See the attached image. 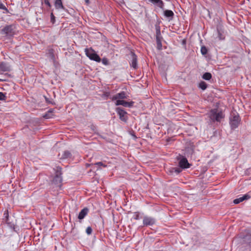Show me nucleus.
Masks as SVG:
<instances>
[{
  "label": "nucleus",
  "instance_id": "obj_14",
  "mask_svg": "<svg viewBox=\"0 0 251 251\" xmlns=\"http://www.w3.org/2000/svg\"><path fill=\"white\" fill-rule=\"evenodd\" d=\"M126 98L127 95L126 93L124 91H122L113 96V97L112 98V100H123V99H126Z\"/></svg>",
  "mask_w": 251,
  "mask_h": 251
},
{
  "label": "nucleus",
  "instance_id": "obj_6",
  "mask_svg": "<svg viewBox=\"0 0 251 251\" xmlns=\"http://www.w3.org/2000/svg\"><path fill=\"white\" fill-rule=\"evenodd\" d=\"M241 243L243 247L248 250L251 248V233L248 232L245 235H241Z\"/></svg>",
  "mask_w": 251,
  "mask_h": 251
},
{
  "label": "nucleus",
  "instance_id": "obj_1",
  "mask_svg": "<svg viewBox=\"0 0 251 251\" xmlns=\"http://www.w3.org/2000/svg\"><path fill=\"white\" fill-rule=\"evenodd\" d=\"M207 115L212 123H220L225 117L223 111L217 108L211 109L207 113Z\"/></svg>",
  "mask_w": 251,
  "mask_h": 251
},
{
  "label": "nucleus",
  "instance_id": "obj_29",
  "mask_svg": "<svg viewBox=\"0 0 251 251\" xmlns=\"http://www.w3.org/2000/svg\"><path fill=\"white\" fill-rule=\"evenodd\" d=\"M50 22L53 24L55 22V17L54 16L52 12L50 13Z\"/></svg>",
  "mask_w": 251,
  "mask_h": 251
},
{
  "label": "nucleus",
  "instance_id": "obj_32",
  "mask_svg": "<svg viewBox=\"0 0 251 251\" xmlns=\"http://www.w3.org/2000/svg\"><path fill=\"white\" fill-rule=\"evenodd\" d=\"M6 98V97L5 96V95L2 92H0V100H5Z\"/></svg>",
  "mask_w": 251,
  "mask_h": 251
},
{
  "label": "nucleus",
  "instance_id": "obj_18",
  "mask_svg": "<svg viewBox=\"0 0 251 251\" xmlns=\"http://www.w3.org/2000/svg\"><path fill=\"white\" fill-rule=\"evenodd\" d=\"M182 171L180 168L172 167L169 170L170 175H173L174 174L178 175Z\"/></svg>",
  "mask_w": 251,
  "mask_h": 251
},
{
  "label": "nucleus",
  "instance_id": "obj_21",
  "mask_svg": "<svg viewBox=\"0 0 251 251\" xmlns=\"http://www.w3.org/2000/svg\"><path fill=\"white\" fill-rule=\"evenodd\" d=\"M54 111L53 109H49L48 112L44 115L43 117L46 119H49L52 117L53 116V113Z\"/></svg>",
  "mask_w": 251,
  "mask_h": 251
},
{
  "label": "nucleus",
  "instance_id": "obj_10",
  "mask_svg": "<svg viewBox=\"0 0 251 251\" xmlns=\"http://www.w3.org/2000/svg\"><path fill=\"white\" fill-rule=\"evenodd\" d=\"M155 219L151 217L145 216L143 218V223L144 226H152L155 223Z\"/></svg>",
  "mask_w": 251,
  "mask_h": 251
},
{
  "label": "nucleus",
  "instance_id": "obj_4",
  "mask_svg": "<svg viewBox=\"0 0 251 251\" xmlns=\"http://www.w3.org/2000/svg\"><path fill=\"white\" fill-rule=\"evenodd\" d=\"M229 120V123L232 129L236 128L238 126L241 121L240 116L237 112L232 113Z\"/></svg>",
  "mask_w": 251,
  "mask_h": 251
},
{
  "label": "nucleus",
  "instance_id": "obj_12",
  "mask_svg": "<svg viewBox=\"0 0 251 251\" xmlns=\"http://www.w3.org/2000/svg\"><path fill=\"white\" fill-rule=\"evenodd\" d=\"M11 70V66L8 63L0 62V74H2L3 72H10Z\"/></svg>",
  "mask_w": 251,
  "mask_h": 251
},
{
  "label": "nucleus",
  "instance_id": "obj_39",
  "mask_svg": "<svg viewBox=\"0 0 251 251\" xmlns=\"http://www.w3.org/2000/svg\"><path fill=\"white\" fill-rule=\"evenodd\" d=\"M4 215H6V221H7L8 220V213H4Z\"/></svg>",
  "mask_w": 251,
  "mask_h": 251
},
{
  "label": "nucleus",
  "instance_id": "obj_31",
  "mask_svg": "<svg viewBox=\"0 0 251 251\" xmlns=\"http://www.w3.org/2000/svg\"><path fill=\"white\" fill-rule=\"evenodd\" d=\"M95 165H97L98 166H102L103 167H107V165H105L102 162H97V163H95L94 164Z\"/></svg>",
  "mask_w": 251,
  "mask_h": 251
},
{
  "label": "nucleus",
  "instance_id": "obj_24",
  "mask_svg": "<svg viewBox=\"0 0 251 251\" xmlns=\"http://www.w3.org/2000/svg\"><path fill=\"white\" fill-rule=\"evenodd\" d=\"M194 150L192 148H187L185 149V155H187V156H189V155H191L193 153Z\"/></svg>",
  "mask_w": 251,
  "mask_h": 251
},
{
  "label": "nucleus",
  "instance_id": "obj_20",
  "mask_svg": "<svg viewBox=\"0 0 251 251\" xmlns=\"http://www.w3.org/2000/svg\"><path fill=\"white\" fill-rule=\"evenodd\" d=\"M54 6L55 8L57 9H65L64 6L62 4V0H55L54 2Z\"/></svg>",
  "mask_w": 251,
  "mask_h": 251
},
{
  "label": "nucleus",
  "instance_id": "obj_36",
  "mask_svg": "<svg viewBox=\"0 0 251 251\" xmlns=\"http://www.w3.org/2000/svg\"><path fill=\"white\" fill-rule=\"evenodd\" d=\"M4 5L0 1V9L4 8Z\"/></svg>",
  "mask_w": 251,
  "mask_h": 251
},
{
  "label": "nucleus",
  "instance_id": "obj_28",
  "mask_svg": "<svg viewBox=\"0 0 251 251\" xmlns=\"http://www.w3.org/2000/svg\"><path fill=\"white\" fill-rule=\"evenodd\" d=\"M42 2H44L47 6L50 8L51 7V5L50 2V0H41Z\"/></svg>",
  "mask_w": 251,
  "mask_h": 251
},
{
  "label": "nucleus",
  "instance_id": "obj_19",
  "mask_svg": "<svg viewBox=\"0 0 251 251\" xmlns=\"http://www.w3.org/2000/svg\"><path fill=\"white\" fill-rule=\"evenodd\" d=\"M164 15L165 17L169 18V21L173 20L174 13V12L170 10H166L164 11Z\"/></svg>",
  "mask_w": 251,
  "mask_h": 251
},
{
  "label": "nucleus",
  "instance_id": "obj_22",
  "mask_svg": "<svg viewBox=\"0 0 251 251\" xmlns=\"http://www.w3.org/2000/svg\"><path fill=\"white\" fill-rule=\"evenodd\" d=\"M71 157H72L71 153L68 151H66L63 152L60 158L61 159H68V158H71Z\"/></svg>",
  "mask_w": 251,
  "mask_h": 251
},
{
  "label": "nucleus",
  "instance_id": "obj_2",
  "mask_svg": "<svg viewBox=\"0 0 251 251\" xmlns=\"http://www.w3.org/2000/svg\"><path fill=\"white\" fill-rule=\"evenodd\" d=\"M54 170L55 171V176L53 178L51 185L53 188H55L58 190V189L61 188L62 186V168L60 167H56Z\"/></svg>",
  "mask_w": 251,
  "mask_h": 251
},
{
  "label": "nucleus",
  "instance_id": "obj_17",
  "mask_svg": "<svg viewBox=\"0 0 251 251\" xmlns=\"http://www.w3.org/2000/svg\"><path fill=\"white\" fill-rule=\"evenodd\" d=\"M89 209L87 207L84 208L79 212L78 216V219L79 220H82L87 215Z\"/></svg>",
  "mask_w": 251,
  "mask_h": 251
},
{
  "label": "nucleus",
  "instance_id": "obj_5",
  "mask_svg": "<svg viewBox=\"0 0 251 251\" xmlns=\"http://www.w3.org/2000/svg\"><path fill=\"white\" fill-rule=\"evenodd\" d=\"M177 160L179 161L178 166L181 169L189 168L191 166V164H190L187 158L181 155H179L176 157Z\"/></svg>",
  "mask_w": 251,
  "mask_h": 251
},
{
  "label": "nucleus",
  "instance_id": "obj_13",
  "mask_svg": "<svg viewBox=\"0 0 251 251\" xmlns=\"http://www.w3.org/2000/svg\"><path fill=\"white\" fill-rule=\"evenodd\" d=\"M134 102L131 101L130 102L126 101L124 100H116L115 104L116 105H123L126 107H131L133 106Z\"/></svg>",
  "mask_w": 251,
  "mask_h": 251
},
{
  "label": "nucleus",
  "instance_id": "obj_30",
  "mask_svg": "<svg viewBox=\"0 0 251 251\" xmlns=\"http://www.w3.org/2000/svg\"><path fill=\"white\" fill-rule=\"evenodd\" d=\"M101 60L102 64L105 65H107L109 64L108 60L106 58H103Z\"/></svg>",
  "mask_w": 251,
  "mask_h": 251
},
{
  "label": "nucleus",
  "instance_id": "obj_42",
  "mask_svg": "<svg viewBox=\"0 0 251 251\" xmlns=\"http://www.w3.org/2000/svg\"><path fill=\"white\" fill-rule=\"evenodd\" d=\"M4 80H5L4 79H0V81H4Z\"/></svg>",
  "mask_w": 251,
  "mask_h": 251
},
{
  "label": "nucleus",
  "instance_id": "obj_40",
  "mask_svg": "<svg viewBox=\"0 0 251 251\" xmlns=\"http://www.w3.org/2000/svg\"><path fill=\"white\" fill-rule=\"evenodd\" d=\"M92 165V164H86V167H88L90 166H91V165Z\"/></svg>",
  "mask_w": 251,
  "mask_h": 251
},
{
  "label": "nucleus",
  "instance_id": "obj_7",
  "mask_svg": "<svg viewBox=\"0 0 251 251\" xmlns=\"http://www.w3.org/2000/svg\"><path fill=\"white\" fill-rule=\"evenodd\" d=\"M85 53L87 57H88L91 60L95 61L97 62H100L101 61V58L93 50H89L88 49H85Z\"/></svg>",
  "mask_w": 251,
  "mask_h": 251
},
{
  "label": "nucleus",
  "instance_id": "obj_25",
  "mask_svg": "<svg viewBox=\"0 0 251 251\" xmlns=\"http://www.w3.org/2000/svg\"><path fill=\"white\" fill-rule=\"evenodd\" d=\"M199 87L202 90H204L207 88V85L204 81H202L199 83Z\"/></svg>",
  "mask_w": 251,
  "mask_h": 251
},
{
  "label": "nucleus",
  "instance_id": "obj_41",
  "mask_svg": "<svg viewBox=\"0 0 251 251\" xmlns=\"http://www.w3.org/2000/svg\"><path fill=\"white\" fill-rule=\"evenodd\" d=\"M85 2H86V3H89V0H85Z\"/></svg>",
  "mask_w": 251,
  "mask_h": 251
},
{
  "label": "nucleus",
  "instance_id": "obj_3",
  "mask_svg": "<svg viewBox=\"0 0 251 251\" xmlns=\"http://www.w3.org/2000/svg\"><path fill=\"white\" fill-rule=\"evenodd\" d=\"M155 28L156 31L155 38L157 45L156 48L158 50H160L162 49V41L163 37L161 34L160 22H157L155 25Z\"/></svg>",
  "mask_w": 251,
  "mask_h": 251
},
{
  "label": "nucleus",
  "instance_id": "obj_16",
  "mask_svg": "<svg viewBox=\"0 0 251 251\" xmlns=\"http://www.w3.org/2000/svg\"><path fill=\"white\" fill-rule=\"evenodd\" d=\"M250 198H251V197L250 195H249L248 194H246V195H244V196H243L242 197H241L239 198H237V199H235L233 201V203L236 204H238L240 202H242L244 200H247L249 199Z\"/></svg>",
  "mask_w": 251,
  "mask_h": 251
},
{
  "label": "nucleus",
  "instance_id": "obj_38",
  "mask_svg": "<svg viewBox=\"0 0 251 251\" xmlns=\"http://www.w3.org/2000/svg\"><path fill=\"white\" fill-rule=\"evenodd\" d=\"M134 219L135 220H138L139 219V215L138 214L136 215Z\"/></svg>",
  "mask_w": 251,
  "mask_h": 251
},
{
  "label": "nucleus",
  "instance_id": "obj_9",
  "mask_svg": "<svg viewBox=\"0 0 251 251\" xmlns=\"http://www.w3.org/2000/svg\"><path fill=\"white\" fill-rule=\"evenodd\" d=\"M14 32V28L12 25H6L1 29L2 34H4L7 36L12 35Z\"/></svg>",
  "mask_w": 251,
  "mask_h": 251
},
{
  "label": "nucleus",
  "instance_id": "obj_27",
  "mask_svg": "<svg viewBox=\"0 0 251 251\" xmlns=\"http://www.w3.org/2000/svg\"><path fill=\"white\" fill-rule=\"evenodd\" d=\"M201 51L202 55H205L207 53V49L205 46H203L201 48Z\"/></svg>",
  "mask_w": 251,
  "mask_h": 251
},
{
  "label": "nucleus",
  "instance_id": "obj_33",
  "mask_svg": "<svg viewBox=\"0 0 251 251\" xmlns=\"http://www.w3.org/2000/svg\"><path fill=\"white\" fill-rule=\"evenodd\" d=\"M92 229L90 226H88L87 227L86 229V232L87 234L90 235L92 233Z\"/></svg>",
  "mask_w": 251,
  "mask_h": 251
},
{
  "label": "nucleus",
  "instance_id": "obj_37",
  "mask_svg": "<svg viewBox=\"0 0 251 251\" xmlns=\"http://www.w3.org/2000/svg\"><path fill=\"white\" fill-rule=\"evenodd\" d=\"M110 95V93L109 92H105L104 94V95L106 97H108Z\"/></svg>",
  "mask_w": 251,
  "mask_h": 251
},
{
  "label": "nucleus",
  "instance_id": "obj_43",
  "mask_svg": "<svg viewBox=\"0 0 251 251\" xmlns=\"http://www.w3.org/2000/svg\"><path fill=\"white\" fill-rule=\"evenodd\" d=\"M185 43V40H183V44H184Z\"/></svg>",
  "mask_w": 251,
  "mask_h": 251
},
{
  "label": "nucleus",
  "instance_id": "obj_26",
  "mask_svg": "<svg viewBox=\"0 0 251 251\" xmlns=\"http://www.w3.org/2000/svg\"><path fill=\"white\" fill-rule=\"evenodd\" d=\"M217 32H218V37L219 39V40H222L225 39V36L223 35V33L221 32V31L219 29V28H217Z\"/></svg>",
  "mask_w": 251,
  "mask_h": 251
},
{
  "label": "nucleus",
  "instance_id": "obj_23",
  "mask_svg": "<svg viewBox=\"0 0 251 251\" xmlns=\"http://www.w3.org/2000/svg\"><path fill=\"white\" fill-rule=\"evenodd\" d=\"M202 77L203 79H204L205 80H209L212 78V75L210 73L206 72V73H205L202 75Z\"/></svg>",
  "mask_w": 251,
  "mask_h": 251
},
{
  "label": "nucleus",
  "instance_id": "obj_35",
  "mask_svg": "<svg viewBox=\"0 0 251 251\" xmlns=\"http://www.w3.org/2000/svg\"><path fill=\"white\" fill-rule=\"evenodd\" d=\"M2 9L4 10V11L3 12L4 14H7L9 13V10L5 6H4V8H2Z\"/></svg>",
  "mask_w": 251,
  "mask_h": 251
},
{
  "label": "nucleus",
  "instance_id": "obj_15",
  "mask_svg": "<svg viewBox=\"0 0 251 251\" xmlns=\"http://www.w3.org/2000/svg\"><path fill=\"white\" fill-rule=\"evenodd\" d=\"M149 1L153 4L154 6L164 9V3L162 0H148Z\"/></svg>",
  "mask_w": 251,
  "mask_h": 251
},
{
  "label": "nucleus",
  "instance_id": "obj_8",
  "mask_svg": "<svg viewBox=\"0 0 251 251\" xmlns=\"http://www.w3.org/2000/svg\"><path fill=\"white\" fill-rule=\"evenodd\" d=\"M116 111L119 116L120 119L126 123L128 119L127 112L123 108L121 107H117Z\"/></svg>",
  "mask_w": 251,
  "mask_h": 251
},
{
  "label": "nucleus",
  "instance_id": "obj_34",
  "mask_svg": "<svg viewBox=\"0 0 251 251\" xmlns=\"http://www.w3.org/2000/svg\"><path fill=\"white\" fill-rule=\"evenodd\" d=\"M45 98L46 101L47 103H50V104H55V103L53 102L51 100H50V99L47 98L46 97H45Z\"/></svg>",
  "mask_w": 251,
  "mask_h": 251
},
{
  "label": "nucleus",
  "instance_id": "obj_11",
  "mask_svg": "<svg viewBox=\"0 0 251 251\" xmlns=\"http://www.w3.org/2000/svg\"><path fill=\"white\" fill-rule=\"evenodd\" d=\"M131 55V61L130 62V65L131 67L134 69H136L138 68L137 65V56L133 51L130 52Z\"/></svg>",
  "mask_w": 251,
  "mask_h": 251
}]
</instances>
